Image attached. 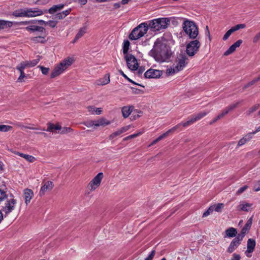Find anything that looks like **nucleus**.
Returning a JSON list of instances; mask_svg holds the SVG:
<instances>
[{"label": "nucleus", "mask_w": 260, "mask_h": 260, "mask_svg": "<svg viewBox=\"0 0 260 260\" xmlns=\"http://www.w3.org/2000/svg\"><path fill=\"white\" fill-rule=\"evenodd\" d=\"M53 186V183L51 181L43 182V185L41 187V189L39 192V195L40 196H44L46 191L52 190Z\"/></svg>", "instance_id": "14"}, {"label": "nucleus", "mask_w": 260, "mask_h": 260, "mask_svg": "<svg viewBox=\"0 0 260 260\" xmlns=\"http://www.w3.org/2000/svg\"><path fill=\"white\" fill-rule=\"evenodd\" d=\"M130 43L128 40H124L123 45V53L125 55H128L127 52L129 49Z\"/></svg>", "instance_id": "35"}, {"label": "nucleus", "mask_w": 260, "mask_h": 260, "mask_svg": "<svg viewBox=\"0 0 260 260\" xmlns=\"http://www.w3.org/2000/svg\"><path fill=\"white\" fill-rule=\"evenodd\" d=\"M119 73L120 74L126 79H127L129 82L134 84H136V85H139V86H141V85L139 84H137L136 83V82H135L134 81H133L132 80H131V79H129L125 74H124V73H123V71H122L121 70H120L119 71ZM142 87H144L143 86H142Z\"/></svg>", "instance_id": "46"}, {"label": "nucleus", "mask_w": 260, "mask_h": 260, "mask_svg": "<svg viewBox=\"0 0 260 260\" xmlns=\"http://www.w3.org/2000/svg\"><path fill=\"white\" fill-rule=\"evenodd\" d=\"M103 178V173H99L89 183L88 188L90 191L95 190L100 185L101 181Z\"/></svg>", "instance_id": "9"}, {"label": "nucleus", "mask_w": 260, "mask_h": 260, "mask_svg": "<svg viewBox=\"0 0 260 260\" xmlns=\"http://www.w3.org/2000/svg\"><path fill=\"white\" fill-rule=\"evenodd\" d=\"M253 137L252 136V134H250L249 133L247 134L246 135H244L241 139H240V140L238 142V144L236 147V149H238L240 147L244 145L247 142L250 141L251 139Z\"/></svg>", "instance_id": "16"}, {"label": "nucleus", "mask_w": 260, "mask_h": 260, "mask_svg": "<svg viewBox=\"0 0 260 260\" xmlns=\"http://www.w3.org/2000/svg\"><path fill=\"white\" fill-rule=\"evenodd\" d=\"M48 128L46 129L47 132H53V130H59L61 129V126L58 124L54 125V124L49 122L47 123Z\"/></svg>", "instance_id": "30"}, {"label": "nucleus", "mask_w": 260, "mask_h": 260, "mask_svg": "<svg viewBox=\"0 0 260 260\" xmlns=\"http://www.w3.org/2000/svg\"><path fill=\"white\" fill-rule=\"evenodd\" d=\"M188 58L184 54H179L175 60L174 64L176 66L177 70L182 71L188 63Z\"/></svg>", "instance_id": "8"}, {"label": "nucleus", "mask_w": 260, "mask_h": 260, "mask_svg": "<svg viewBox=\"0 0 260 260\" xmlns=\"http://www.w3.org/2000/svg\"><path fill=\"white\" fill-rule=\"evenodd\" d=\"M7 197V194L5 191L0 189V202L2 201Z\"/></svg>", "instance_id": "54"}, {"label": "nucleus", "mask_w": 260, "mask_h": 260, "mask_svg": "<svg viewBox=\"0 0 260 260\" xmlns=\"http://www.w3.org/2000/svg\"><path fill=\"white\" fill-rule=\"evenodd\" d=\"M25 29L30 32H34L35 31H38L39 32H43L45 31V28L42 26L34 25H29L26 26Z\"/></svg>", "instance_id": "20"}, {"label": "nucleus", "mask_w": 260, "mask_h": 260, "mask_svg": "<svg viewBox=\"0 0 260 260\" xmlns=\"http://www.w3.org/2000/svg\"><path fill=\"white\" fill-rule=\"evenodd\" d=\"M37 21L35 20H29V21H24L19 22H14V24H18L20 25H29L36 23Z\"/></svg>", "instance_id": "45"}, {"label": "nucleus", "mask_w": 260, "mask_h": 260, "mask_svg": "<svg viewBox=\"0 0 260 260\" xmlns=\"http://www.w3.org/2000/svg\"><path fill=\"white\" fill-rule=\"evenodd\" d=\"M233 32V31L232 30V29H230L224 35L222 38L223 40L224 41L226 40Z\"/></svg>", "instance_id": "55"}, {"label": "nucleus", "mask_w": 260, "mask_h": 260, "mask_svg": "<svg viewBox=\"0 0 260 260\" xmlns=\"http://www.w3.org/2000/svg\"><path fill=\"white\" fill-rule=\"evenodd\" d=\"M38 68H39L42 72V73L44 75H47L49 71V69L48 68H46L43 66H38Z\"/></svg>", "instance_id": "52"}, {"label": "nucleus", "mask_w": 260, "mask_h": 260, "mask_svg": "<svg viewBox=\"0 0 260 260\" xmlns=\"http://www.w3.org/2000/svg\"><path fill=\"white\" fill-rule=\"evenodd\" d=\"M47 23V25H48L50 27L52 28H54L57 24V21L54 20L48 21Z\"/></svg>", "instance_id": "56"}, {"label": "nucleus", "mask_w": 260, "mask_h": 260, "mask_svg": "<svg viewBox=\"0 0 260 260\" xmlns=\"http://www.w3.org/2000/svg\"><path fill=\"white\" fill-rule=\"evenodd\" d=\"M229 112L228 111V110L226 109V108H225L222 111V112L219 114L218 116H217V119H221L222 118L223 116H224L225 115H226L227 114H228Z\"/></svg>", "instance_id": "53"}, {"label": "nucleus", "mask_w": 260, "mask_h": 260, "mask_svg": "<svg viewBox=\"0 0 260 260\" xmlns=\"http://www.w3.org/2000/svg\"><path fill=\"white\" fill-rule=\"evenodd\" d=\"M251 206V204L241 202L238 206V208L239 210L248 212L250 210V208Z\"/></svg>", "instance_id": "28"}, {"label": "nucleus", "mask_w": 260, "mask_h": 260, "mask_svg": "<svg viewBox=\"0 0 260 260\" xmlns=\"http://www.w3.org/2000/svg\"><path fill=\"white\" fill-rule=\"evenodd\" d=\"M24 156V157L23 158L30 162H32L36 160L35 157L32 155L25 154Z\"/></svg>", "instance_id": "51"}, {"label": "nucleus", "mask_w": 260, "mask_h": 260, "mask_svg": "<svg viewBox=\"0 0 260 260\" xmlns=\"http://www.w3.org/2000/svg\"><path fill=\"white\" fill-rule=\"evenodd\" d=\"M259 106L260 105L259 104H256L250 108L245 113L246 115H250L252 113L256 111L259 108Z\"/></svg>", "instance_id": "34"}, {"label": "nucleus", "mask_w": 260, "mask_h": 260, "mask_svg": "<svg viewBox=\"0 0 260 260\" xmlns=\"http://www.w3.org/2000/svg\"><path fill=\"white\" fill-rule=\"evenodd\" d=\"M255 245L256 242L255 240L251 238L248 240L247 243V250L245 252L247 256H248L247 253H251L254 251Z\"/></svg>", "instance_id": "15"}, {"label": "nucleus", "mask_w": 260, "mask_h": 260, "mask_svg": "<svg viewBox=\"0 0 260 260\" xmlns=\"http://www.w3.org/2000/svg\"><path fill=\"white\" fill-rule=\"evenodd\" d=\"M214 211V208H213V206H210L208 209L203 214V217H206L207 216H208L209 215H210L211 213L213 212V211Z\"/></svg>", "instance_id": "49"}, {"label": "nucleus", "mask_w": 260, "mask_h": 260, "mask_svg": "<svg viewBox=\"0 0 260 260\" xmlns=\"http://www.w3.org/2000/svg\"><path fill=\"white\" fill-rule=\"evenodd\" d=\"M86 25H87V24H86ZM86 31L87 26H84L81 27L76 35V39H79L81 38L86 32Z\"/></svg>", "instance_id": "33"}, {"label": "nucleus", "mask_w": 260, "mask_h": 260, "mask_svg": "<svg viewBox=\"0 0 260 260\" xmlns=\"http://www.w3.org/2000/svg\"><path fill=\"white\" fill-rule=\"evenodd\" d=\"M110 81V75L106 74L104 78L100 79L97 81V84L103 86L108 84Z\"/></svg>", "instance_id": "26"}, {"label": "nucleus", "mask_w": 260, "mask_h": 260, "mask_svg": "<svg viewBox=\"0 0 260 260\" xmlns=\"http://www.w3.org/2000/svg\"><path fill=\"white\" fill-rule=\"evenodd\" d=\"M19 72H20V75L18 79V81L21 82H22L23 78L25 77V75L24 71H19Z\"/></svg>", "instance_id": "60"}, {"label": "nucleus", "mask_w": 260, "mask_h": 260, "mask_svg": "<svg viewBox=\"0 0 260 260\" xmlns=\"http://www.w3.org/2000/svg\"><path fill=\"white\" fill-rule=\"evenodd\" d=\"M253 190L255 191H258L260 190V180L255 182L254 185Z\"/></svg>", "instance_id": "57"}, {"label": "nucleus", "mask_w": 260, "mask_h": 260, "mask_svg": "<svg viewBox=\"0 0 260 260\" xmlns=\"http://www.w3.org/2000/svg\"><path fill=\"white\" fill-rule=\"evenodd\" d=\"M238 241L239 240H237L234 238L230 243V245L227 249V252L231 253L234 251H235L241 244V243H240Z\"/></svg>", "instance_id": "19"}, {"label": "nucleus", "mask_w": 260, "mask_h": 260, "mask_svg": "<svg viewBox=\"0 0 260 260\" xmlns=\"http://www.w3.org/2000/svg\"><path fill=\"white\" fill-rule=\"evenodd\" d=\"M41 36L32 37L30 39V40L34 43H45L46 40L45 39L47 36L46 30L43 32H41Z\"/></svg>", "instance_id": "17"}, {"label": "nucleus", "mask_w": 260, "mask_h": 260, "mask_svg": "<svg viewBox=\"0 0 260 260\" xmlns=\"http://www.w3.org/2000/svg\"><path fill=\"white\" fill-rule=\"evenodd\" d=\"M248 188V186L247 185H244L240 187L236 192V195L239 196L244 191H245Z\"/></svg>", "instance_id": "47"}, {"label": "nucleus", "mask_w": 260, "mask_h": 260, "mask_svg": "<svg viewBox=\"0 0 260 260\" xmlns=\"http://www.w3.org/2000/svg\"><path fill=\"white\" fill-rule=\"evenodd\" d=\"M149 55L159 63L168 62L172 55L170 47L166 43L157 40L153 48L149 51Z\"/></svg>", "instance_id": "1"}, {"label": "nucleus", "mask_w": 260, "mask_h": 260, "mask_svg": "<svg viewBox=\"0 0 260 260\" xmlns=\"http://www.w3.org/2000/svg\"><path fill=\"white\" fill-rule=\"evenodd\" d=\"M147 23L143 22L135 27L129 35L131 40H136L142 37L148 31Z\"/></svg>", "instance_id": "5"}, {"label": "nucleus", "mask_w": 260, "mask_h": 260, "mask_svg": "<svg viewBox=\"0 0 260 260\" xmlns=\"http://www.w3.org/2000/svg\"><path fill=\"white\" fill-rule=\"evenodd\" d=\"M240 258L241 257L239 254L234 253L233 254V256L231 260H240Z\"/></svg>", "instance_id": "64"}, {"label": "nucleus", "mask_w": 260, "mask_h": 260, "mask_svg": "<svg viewBox=\"0 0 260 260\" xmlns=\"http://www.w3.org/2000/svg\"><path fill=\"white\" fill-rule=\"evenodd\" d=\"M28 68L26 61L21 62L17 67L16 69L19 71H24L25 68Z\"/></svg>", "instance_id": "36"}, {"label": "nucleus", "mask_w": 260, "mask_h": 260, "mask_svg": "<svg viewBox=\"0 0 260 260\" xmlns=\"http://www.w3.org/2000/svg\"><path fill=\"white\" fill-rule=\"evenodd\" d=\"M236 48L237 47L233 44L225 52H224V55L228 56L232 54L236 50Z\"/></svg>", "instance_id": "39"}, {"label": "nucleus", "mask_w": 260, "mask_h": 260, "mask_svg": "<svg viewBox=\"0 0 260 260\" xmlns=\"http://www.w3.org/2000/svg\"><path fill=\"white\" fill-rule=\"evenodd\" d=\"M59 130L61 134H68L73 132V129L70 127H61V129H59Z\"/></svg>", "instance_id": "41"}, {"label": "nucleus", "mask_w": 260, "mask_h": 260, "mask_svg": "<svg viewBox=\"0 0 260 260\" xmlns=\"http://www.w3.org/2000/svg\"><path fill=\"white\" fill-rule=\"evenodd\" d=\"M134 107L133 106H124L121 109L122 116L124 118H127L132 112Z\"/></svg>", "instance_id": "22"}, {"label": "nucleus", "mask_w": 260, "mask_h": 260, "mask_svg": "<svg viewBox=\"0 0 260 260\" xmlns=\"http://www.w3.org/2000/svg\"><path fill=\"white\" fill-rule=\"evenodd\" d=\"M246 27V25L245 24H239L235 25L234 27H232L231 29L234 32L240 29L244 28Z\"/></svg>", "instance_id": "43"}, {"label": "nucleus", "mask_w": 260, "mask_h": 260, "mask_svg": "<svg viewBox=\"0 0 260 260\" xmlns=\"http://www.w3.org/2000/svg\"><path fill=\"white\" fill-rule=\"evenodd\" d=\"M260 39V31L257 34L253 39V42L256 43Z\"/></svg>", "instance_id": "63"}, {"label": "nucleus", "mask_w": 260, "mask_h": 260, "mask_svg": "<svg viewBox=\"0 0 260 260\" xmlns=\"http://www.w3.org/2000/svg\"><path fill=\"white\" fill-rule=\"evenodd\" d=\"M129 128L128 126L122 127L121 128L118 129L116 132L113 133L109 136V139L110 140H113L115 137L119 136L122 133L127 131Z\"/></svg>", "instance_id": "21"}, {"label": "nucleus", "mask_w": 260, "mask_h": 260, "mask_svg": "<svg viewBox=\"0 0 260 260\" xmlns=\"http://www.w3.org/2000/svg\"><path fill=\"white\" fill-rule=\"evenodd\" d=\"M246 234V233H244L242 231H241L240 233L239 234L238 236L236 238H235V239H236L237 240H239L238 241L240 243H241Z\"/></svg>", "instance_id": "50"}, {"label": "nucleus", "mask_w": 260, "mask_h": 260, "mask_svg": "<svg viewBox=\"0 0 260 260\" xmlns=\"http://www.w3.org/2000/svg\"><path fill=\"white\" fill-rule=\"evenodd\" d=\"M132 91L135 94H140L142 93V90L135 87H131Z\"/></svg>", "instance_id": "62"}, {"label": "nucleus", "mask_w": 260, "mask_h": 260, "mask_svg": "<svg viewBox=\"0 0 260 260\" xmlns=\"http://www.w3.org/2000/svg\"><path fill=\"white\" fill-rule=\"evenodd\" d=\"M128 68L132 71H136L138 69V63L136 57L132 55H126L124 56Z\"/></svg>", "instance_id": "10"}, {"label": "nucleus", "mask_w": 260, "mask_h": 260, "mask_svg": "<svg viewBox=\"0 0 260 260\" xmlns=\"http://www.w3.org/2000/svg\"><path fill=\"white\" fill-rule=\"evenodd\" d=\"M13 15L16 17H26V8L15 11L13 13Z\"/></svg>", "instance_id": "27"}, {"label": "nucleus", "mask_w": 260, "mask_h": 260, "mask_svg": "<svg viewBox=\"0 0 260 260\" xmlns=\"http://www.w3.org/2000/svg\"><path fill=\"white\" fill-rule=\"evenodd\" d=\"M63 7H64L63 4L54 5L52 7H51L48 10V11L49 13H50L51 14H53L55 13V12H57L61 10V9H62L63 8Z\"/></svg>", "instance_id": "25"}, {"label": "nucleus", "mask_w": 260, "mask_h": 260, "mask_svg": "<svg viewBox=\"0 0 260 260\" xmlns=\"http://www.w3.org/2000/svg\"><path fill=\"white\" fill-rule=\"evenodd\" d=\"M110 123V121L105 118H101L97 120L94 121V126L95 127L100 126H105Z\"/></svg>", "instance_id": "23"}, {"label": "nucleus", "mask_w": 260, "mask_h": 260, "mask_svg": "<svg viewBox=\"0 0 260 260\" xmlns=\"http://www.w3.org/2000/svg\"><path fill=\"white\" fill-rule=\"evenodd\" d=\"M161 72L158 70L150 69L147 70L144 74L146 78H157L160 77Z\"/></svg>", "instance_id": "13"}, {"label": "nucleus", "mask_w": 260, "mask_h": 260, "mask_svg": "<svg viewBox=\"0 0 260 260\" xmlns=\"http://www.w3.org/2000/svg\"><path fill=\"white\" fill-rule=\"evenodd\" d=\"M177 69V68H176V66L174 64L172 67L167 70L166 74L168 76H171L180 71L179 69Z\"/></svg>", "instance_id": "31"}, {"label": "nucleus", "mask_w": 260, "mask_h": 260, "mask_svg": "<svg viewBox=\"0 0 260 260\" xmlns=\"http://www.w3.org/2000/svg\"><path fill=\"white\" fill-rule=\"evenodd\" d=\"M240 102H236L235 103L232 104L227 107H226V109L228 110L229 112L230 111H232L234 110L235 108H237L238 105L240 104Z\"/></svg>", "instance_id": "48"}, {"label": "nucleus", "mask_w": 260, "mask_h": 260, "mask_svg": "<svg viewBox=\"0 0 260 260\" xmlns=\"http://www.w3.org/2000/svg\"><path fill=\"white\" fill-rule=\"evenodd\" d=\"M16 204V201L14 199H9L7 201L5 206H3L2 209L6 215H8L14 210Z\"/></svg>", "instance_id": "11"}, {"label": "nucleus", "mask_w": 260, "mask_h": 260, "mask_svg": "<svg viewBox=\"0 0 260 260\" xmlns=\"http://www.w3.org/2000/svg\"><path fill=\"white\" fill-rule=\"evenodd\" d=\"M147 23L148 29L156 31L166 28L170 23V20L167 18H159L146 22Z\"/></svg>", "instance_id": "2"}, {"label": "nucleus", "mask_w": 260, "mask_h": 260, "mask_svg": "<svg viewBox=\"0 0 260 260\" xmlns=\"http://www.w3.org/2000/svg\"><path fill=\"white\" fill-rule=\"evenodd\" d=\"M179 127V124H177V125H175V126H174L172 128L169 129L167 132L165 133L164 134H163L162 135H161L159 137H158L160 139V140H161L162 139H164V138L167 137L169 135V134H170V133H172V132L176 130Z\"/></svg>", "instance_id": "32"}, {"label": "nucleus", "mask_w": 260, "mask_h": 260, "mask_svg": "<svg viewBox=\"0 0 260 260\" xmlns=\"http://www.w3.org/2000/svg\"><path fill=\"white\" fill-rule=\"evenodd\" d=\"M12 129V126L6 125H0V131L6 132L11 131Z\"/></svg>", "instance_id": "44"}, {"label": "nucleus", "mask_w": 260, "mask_h": 260, "mask_svg": "<svg viewBox=\"0 0 260 260\" xmlns=\"http://www.w3.org/2000/svg\"><path fill=\"white\" fill-rule=\"evenodd\" d=\"M16 125L18 127H20L21 128H28V129H32V130H35V129H39L38 128H36V127H30V126H23L22 125L21 123H18L16 124Z\"/></svg>", "instance_id": "58"}, {"label": "nucleus", "mask_w": 260, "mask_h": 260, "mask_svg": "<svg viewBox=\"0 0 260 260\" xmlns=\"http://www.w3.org/2000/svg\"><path fill=\"white\" fill-rule=\"evenodd\" d=\"M199 39L189 42L186 46V53L189 57H193L198 52L201 46Z\"/></svg>", "instance_id": "6"}, {"label": "nucleus", "mask_w": 260, "mask_h": 260, "mask_svg": "<svg viewBox=\"0 0 260 260\" xmlns=\"http://www.w3.org/2000/svg\"><path fill=\"white\" fill-rule=\"evenodd\" d=\"M210 112L209 110H205L203 112H201L197 114H193L191 117L185 122H181L178 124L179 126L182 125L184 127H187L195 122L201 119L202 118L206 116Z\"/></svg>", "instance_id": "7"}, {"label": "nucleus", "mask_w": 260, "mask_h": 260, "mask_svg": "<svg viewBox=\"0 0 260 260\" xmlns=\"http://www.w3.org/2000/svg\"><path fill=\"white\" fill-rule=\"evenodd\" d=\"M44 11L38 8H26V17H35L42 15Z\"/></svg>", "instance_id": "12"}, {"label": "nucleus", "mask_w": 260, "mask_h": 260, "mask_svg": "<svg viewBox=\"0 0 260 260\" xmlns=\"http://www.w3.org/2000/svg\"><path fill=\"white\" fill-rule=\"evenodd\" d=\"M23 196L25 199V203L27 205L34 197V192L31 189H25L23 191Z\"/></svg>", "instance_id": "18"}, {"label": "nucleus", "mask_w": 260, "mask_h": 260, "mask_svg": "<svg viewBox=\"0 0 260 260\" xmlns=\"http://www.w3.org/2000/svg\"><path fill=\"white\" fill-rule=\"evenodd\" d=\"M224 207V204L222 203H218L213 206L214 210L217 212H221V210Z\"/></svg>", "instance_id": "42"}, {"label": "nucleus", "mask_w": 260, "mask_h": 260, "mask_svg": "<svg viewBox=\"0 0 260 260\" xmlns=\"http://www.w3.org/2000/svg\"><path fill=\"white\" fill-rule=\"evenodd\" d=\"M236 48L237 47L233 44L225 52H224V55L228 56L232 54L236 50Z\"/></svg>", "instance_id": "38"}, {"label": "nucleus", "mask_w": 260, "mask_h": 260, "mask_svg": "<svg viewBox=\"0 0 260 260\" xmlns=\"http://www.w3.org/2000/svg\"><path fill=\"white\" fill-rule=\"evenodd\" d=\"M155 251L154 250H152L150 254H149V255L147 257L145 260H152L154 255H155Z\"/></svg>", "instance_id": "59"}, {"label": "nucleus", "mask_w": 260, "mask_h": 260, "mask_svg": "<svg viewBox=\"0 0 260 260\" xmlns=\"http://www.w3.org/2000/svg\"><path fill=\"white\" fill-rule=\"evenodd\" d=\"M225 234L227 237H235L237 234V231L235 228H230L225 231Z\"/></svg>", "instance_id": "29"}, {"label": "nucleus", "mask_w": 260, "mask_h": 260, "mask_svg": "<svg viewBox=\"0 0 260 260\" xmlns=\"http://www.w3.org/2000/svg\"><path fill=\"white\" fill-rule=\"evenodd\" d=\"M28 68L33 67L36 66L40 61V58L34 59L32 60H26Z\"/></svg>", "instance_id": "37"}, {"label": "nucleus", "mask_w": 260, "mask_h": 260, "mask_svg": "<svg viewBox=\"0 0 260 260\" xmlns=\"http://www.w3.org/2000/svg\"><path fill=\"white\" fill-rule=\"evenodd\" d=\"M14 22L0 19V30L11 27Z\"/></svg>", "instance_id": "24"}, {"label": "nucleus", "mask_w": 260, "mask_h": 260, "mask_svg": "<svg viewBox=\"0 0 260 260\" xmlns=\"http://www.w3.org/2000/svg\"><path fill=\"white\" fill-rule=\"evenodd\" d=\"M260 80V77L258 76L257 78L253 79L252 80L248 82L243 87L244 89H246V88L254 84L256 82H258Z\"/></svg>", "instance_id": "40"}, {"label": "nucleus", "mask_w": 260, "mask_h": 260, "mask_svg": "<svg viewBox=\"0 0 260 260\" xmlns=\"http://www.w3.org/2000/svg\"><path fill=\"white\" fill-rule=\"evenodd\" d=\"M183 29L190 39H197L199 29L196 24L192 21L185 20L183 23Z\"/></svg>", "instance_id": "4"}, {"label": "nucleus", "mask_w": 260, "mask_h": 260, "mask_svg": "<svg viewBox=\"0 0 260 260\" xmlns=\"http://www.w3.org/2000/svg\"><path fill=\"white\" fill-rule=\"evenodd\" d=\"M75 61L74 57H68L64 59L58 65L56 66L50 74L51 78H54L62 74L68 67Z\"/></svg>", "instance_id": "3"}, {"label": "nucleus", "mask_w": 260, "mask_h": 260, "mask_svg": "<svg viewBox=\"0 0 260 260\" xmlns=\"http://www.w3.org/2000/svg\"><path fill=\"white\" fill-rule=\"evenodd\" d=\"M64 18L65 17L61 12L57 13L54 16V18L56 19H62Z\"/></svg>", "instance_id": "61"}]
</instances>
